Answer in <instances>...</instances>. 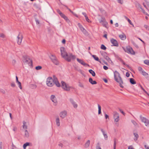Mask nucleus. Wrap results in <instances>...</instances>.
<instances>
[{
	"mask_svg": "<svg viewBox=\"0 0 149 149\" xmlns=\"http://www.w3.org/2000/svg\"><path fill=\"white\" fill-rule=\"evenodd\" d=\"M105 20V19L104 18H102L101 20H100V22L102 23Z\"/></svg>",
	"mask_w": 149,
	"mask_h": 149,
	"instance_id": "49",
	"label": "nucleus"
},
{
	"mask_svg": "<svg viewBox=\"0 0 149 149\" xmlns=\"http://www.w3.org/2000/svg\"><path fill=\"white\" fill-rule=\"evenodd\" d=\"M134 135L135 137V138L134 139V140L136 141L137 140V139L139 137V135L137 133H134Z\"/></svg>",
	"mask_w": 149,
	"mask_h": 149,
	"instance_id": "28",
	"label": "nucleus"
},
{
	"mask_svg": "<svg viewBox=\"0 0 149 149\" xmlns=\"http://www.w3.org/2000/svg\"><path fill=\"white\" fill-rule=\"evenodd\" d=\"M60 50L62 56L65 58L68 54L65 50V48L64 47H61L60 48Z\"/></svg>",
	"mask_w": 149,
	"mask_h": 149,
	"instance_id": "7",
	"label": "nucleus"
},
{
	"mask_svg": "<svg viewBox=\"0 0 149 149\" xmlns=\"http://www.w3.org/2000/svg\"><path fill=\"white\" fill-rule=\"evenodd\" d=\"M136 7L139 9H141L142 8L141 6L139 3L136 5Z\"/></svg>",
	"mask_w": 149,
	"mask_h": 149,
	"instance_id": "33",
	"label": "nucleus"
},
{
	"mask_svg": "<svg viewBox=\"0 0 149 149\" xmlns=\"http://www.w3.org/2000/svg\"><path fill=\"white\" fill-rule=\"evenodd\" d=\"M144 27L147 30H149V27L148 26H147L146 25H144Z\"/></svg>",
	"mask_w": 149,
	"mask_h": 149,
	"instance_id": "55",
	"label": "nucleus"
},
{
	"mask_svg": "<svg viewBox=\"0 0 149 149\" xmlns=\"http://www.w3.org/2000/svg\"><path fill=\"white\" fill-rule=\"evenodd\" d=\"M111 43L113 44V46L118 47V44L116 40L113 38H112L110 40Z\"/></svg>",
	"mask_w": 149,
	"mask_h": 149,
	"instance_id": "16",
	"label": "nucleus"
},
{
	"mask_svg": "<svg viewBox=\"0 0 149 149\" xmlns=\"http://www.w3.org/2000/svg\"><path fill=\"white\" fill-rule=\"evenodd\" d=\"M144 63L148 65H149V60H146L144 61Z\"/></svg>",
	"mask_w": 149,
	"mask_h": 149,
	"instance_id": "37",
	"label": "nucleus"
},
{
	"mask_svg": "<svg viewBox=\"0 0 149 149\" xmlns=\"http://www.w3.org/2000/svg\"><path fill=\"white\" fill-rule=\"evenodd\" d=\"M104 137L105 140H107V139H108V136H107V134H106V135H104Z\"/></svg>",
	"mask_w": 149,
	"mask_h": 149,
	"instance_id": "56",
	"label": "nucleus"
},
{
	"mask_svg": "<svg viewBox=\"0 0 149 149\" xmlns=\"http://www.w3.org/2000/svg\"><path fill=\"white\" fill-rule=\"evenodd\" d=\"M17 84L18 85L19 87V88L21 89H22V87L21 83L19 81V82H17Z\"/></svg>",
	"mask_w": 149,
	"mask_h": 149,
	"instance_id": "41",
	"label": "nucleus"
},
{
	"mask_svg": "<svg viewBox=\"0 0 149 149\" xmlns=\"http://www.w3.org/2000/svg\"><path fill=\"white\" fill-rule=\"evenodd\" d=\"M128 149H134L132 146H129Z\"/></svg>",
	"mask_w": 149,
	"mask_h": 149,
	"instance_id": "60",
	"label": "nucleus"
},
{
	"mask_svg": "<svg viewBox=\"0 0 149 149\" xmlns=\"http://www.w3.org/2000/svg\"><path fill=\"white\" fill-rule=\"evenodd\" d=\"M117 1L118 3L121 4H122L123 3V0H117Z\"/></svg>",
	"mask_w": 149,
	"mask_h": 149,
	"instance_id": "48",
	"label": "nucleus"
},
{
	"mask_svg": "<svg viewBox=\"0 0 149 149\" xmlns=\"http://www.w3.org/2000/svg\"><path fill=\"white\" fill-rule=\"evenodd\" d=\"M60 16L66 21H67L69 20L68 17L63 14L62 13Z\"/></svg>",
	"mask_w": 149,
	"mask_h": 149,
	"instance_id": "25",
	"label": "nucleus"
},
{
	"mask_svg": "<svg viewBox=\"0 0 149 149\" xmlns=\"http://www.w3.org/2000/svg\"><path fill=\"white\" fill-rule=\"evenodd\" d=\"M141 73L143 75V76H146V75H148V73H147L146 72H144V70L143 71H142V72H141Z\"/></svg>",
	"mask_w": 149,
	"mask_h": 149,
	"instance_id": "44",
	"label": "nucleus"
},
{
	"mask_svg": "<svg viewBox=\"0 0 149 149\" xmlns=\"http://www.w3.org/2000/svg\"><path fill=\"white\" fill-rule=\"evenodd\" d=\"M113 117L114 119V121L115 122L117 123L119 120V115L116 112H114Z\"/></svg>",
	"mask_w": 149,
	"mask_h": 149,
	"instance_id": "12",
	"label": "nucleus"
},
{
	"mask_svg": "<svg viewBox=\"0 0 149 149\" xmlns=\"http://www.w3.org/2000/svg\"><path fill=\"white\" fill-rule=\"evenodd\" d=\"M130 74L128 72H127L126 74V76L127 77H128L130 76Z\"/></svg>",
	"mask_w": 149,
	"mask_h": 149,
	"instance_id": "58",
	"label": "nucleus"
},
{
	"mask_svg": "<svg viewBox=\"0 0 149 149\" xmlns=\"http://www.w3.org/2000/svg\"><path fill=\"white\" fill-rule=\"evenodd\" d=\"M119 37L121 39L123 40H124L126 39V36L124 33H123L122 35H119Z\"/></svg>",
	"mask_w": 149,
	"mask_h": 149,
	"instance_id": "21",
	"label": "nucleus"
},
{
	"mask_svg": "<svg viewBox=\"0 0 149 149\" xmlns=\"http://www.w3.org/2000/svg\"><path fill=\"white\" fill-rule=\"evenodd\" d=\"M96 149H101L100 147V143L99 142H98L96 145Z\"/></svg>",
	"mask_w": 149,
	"mask_h": 149,
	"instance_id": "31",
	"label": "nucleus"
},
{
	"mask_svg": "<svg viewBox=\"0 0 149 149\" xmlns=\"http://www.w3.org/2000/svg\"><path fill=\"white\" fill-rule=\"evenodd\" d=\"M36 24H39L40 23L39 21L37 19H35Z\"/></svg>",
	"mask_w": 149,
	"mask_h": 149,
	"instance_id": "61",
	"label": "nucleus"
},
{
	"mask_svg": "<svg viewBox=\"0 0 149 149\" xmlns=\"http://www.w3.org/2000/svg\"><path fill=\"white\" fill-rule=\"evenodd\" d=\"M89 72L91 73L92 75L94 77L95 75V73L94 71H93V70L90 69L89 70Z\"/></svg>",
	"mask_w": 149,
	"mask_h": 149,
	"instance_id": "24",
	"label": "nucleus"
},
{
	"mask_svg": "<svg viewBox=\"0 0 149 149\" xmlns=\"http://www.w3.org/2000/svg\"><path fill=\"white\" fill-rule=\"evenodd\" d=\"M51 100L54 102V105L56 106L57 104V101L56 98L54 95H52L51 96Z\"/></svg>",
	"mask_w": 149,
	"mask_h": 149,
	"instance_id": "14",
	"label": "nucleus"
},
{
	"mask_svg": "<svg viewBox=\"0 0 149 149\" xmlns=\"http://www.w3.org/2000/svg\"><path fill=\"white\" fill-rule=\"evenodd\" d=\"M70 101L72 104L73 105L74 107L75 108H77V104L76 103L74 102L73 99L70 98Z\"/></svg>",
	"mask_w": 149,
	"mask_h": 149,
	"instance_id": "19",
	"label": "nucleus"
},
{
	"mask_svg": "<svg viewBox=\"0 0 149 149\" xmlns=\"http://www.w3.org/2000/svg\"><path fill=\"white\" fill-rule=\"evenodd\" d=\"M105 118L107 119V118H109V116L107 114H105Z\"/></svg>",
	"mask_w": 149,
	"mask_h": 149,
	"instance_id": "62",
	"label": "nucleus"
},
{
	"mask_svg": "<svg viewBox=\"0 0 149 149\" xmlns=\"http://www.w3.org/2000/svg\"><path fill=\"white\" fill-rule=\"evenodd\" d=\"M125 52L132 54L134 55L135 54V52L132 48L130 46L127 47L126 50L125 51Z\"/></svg>",
	"mask_w": 149,
	"mask_h": 149,
	"instance_id": "9",
	"label": "nucleus"
},
{
	"mask_svg": "<svg viewBox=\"0 0 149 149\" xmlns=\"http://www.w3.org/2000/svg\"><path fill=\"white\" fill-rule=\"evenodd\" d=\"M103 68L105 70H107L108 69V68L106 66L104 65L103 66Z\"/></svg>",
	"mask_w": 149,
	"mask_h": 149,
	"instance_id": "59",
	"label": "nucleus"
},
{
	"mask_svg": "<svg viewBox=\"0 0 149 149\" xmlns=\"http://www.w3.org/2000/svg\"><path fill=\"white\" fill-rule=\"evenodd\" d=\"M90 143V141L88 140L85 144V148H88L89 145Z\"/></svg>",
	"mask_w": 149,
	"mask_h": 149,
	"instance_id": "26",
	"label": "nucleus"
},
{
	"mask_svg": "<svg viewBox=\"0 0 149 149\" xmlns=\"http://www.w3.org/2000/svg\"><path fill=\"white\" fill-rule=\"evenodd\" d=\"M42 67L40 66H38L36 67V69L37 70H39L41 69Z\"/></svg>",
	"mask_w": 149,
	"mask_h": 149,
	"instance_id": "42",
	"label": "nucleus"
},
{
	"mask_svg": "<svg viewBox=\"0 0 149 149\" xmlns=\"http://www.w3.org/2000/svg\"><path fill=\"white\" fill-rule=\"evenodd\" d=\"M78 25L83 33L85 35H87L88 33L87 31L83 27L81 24L79 23H78Z\"/></svg>",
	"mask_w": 149,
	"mask_h": 149,
	"instance_id": "11",
	"label": "nucleus"
},
{
	"mask_svg": "<svg viewBox=\"0 0 149 149\" xmlns=\"http://www.w3.org/2000/svg\"><path fill=\"white\" fill-rule=\"evenodd\" d=\"M131 121H132V123L134 124V125H135V126H136L138 125L137 123L134 120H132Z\"/></svg>",
	"mask_w": 149,
	"mask_h": 149,
	"instance_id": "40",
	"label": "nucleus"
},
{
	"mask_svg": "<svg viewBox=\"0 0 149 149\" xmlns=\"http://www.w3.org/2000/svg\"><path fill=\"white\" fill-rule=\"evenodd\" d=\"M141 87L143 91L147 94H148V93L141 86Z\"/></svg>",
	"mask_w": 149,
	"mask_h": 149,
	"instance_id": "54",
	"label": "nucleus"
},
{
	"mask_svg": "<svg viewBox=\"0 0 149 149\" xmlns=\"http://www.w3.org/2000/svg\"><path fill=\"white\" fill-rule=\"evenodd\" d=\"M17 130V128L15 126H14L13 127V130L15 132Z\"/></svg>",
	"mask_w": 149,
	"mask_h": 149,
	"instance_id": "57",
	"label": "nucleus"
},
{
	"mask_svg": "<svg viewBox=\"0 0 149 149\" xmlns=\"http://www.w3.org/2000/svg\"><path fill=\"white\" fill-rule=\"evenodd\" d=\"M107 53L105 52H103L102 54V55L103 56L104 58H105L109 62L111 63H112V62L110 58L106 55Z\"/></svg>",
	"mask_w": 149,
	"mask_h": 149,
	"instance_id": "10",
	"label": "nucleus"
},
{
	"mask_svg": "<svg viewBox=\"0 0 149 149\" xmlns=\"http://www.w3.org/2000/svg\"><path fill=\"white\" fill-rule=\"evenodd\" d=\"M79 86L81 88H84V87L83 84L81 83L80 82H79Z\"/></svg>",
	"mask_w": 149,
	"mask_h": 149,
	"instance_id": "43",
	"label": "nucleus"
},
{
	"mask_svg": "<svg viewBox=\"0 0 149 149\" xmlns=\"http://www.w3.org/2000/svg\"><path fill=\"white\" fill-rule=\"evenodd\" d=\"M98 114H100L101 113V107L98 104Z\"/></svg>",
	"mask_w": 149,
	"mask_h": 149,
	"instance_id": "30",
	"label": "nucleus"
},
{
	"mask_svg": "<svg viewBox=\"0 0 149 149\" xmlns=\"http://www.w3.org/2000/svg\"><path fill=\"white\" fill-rule=\"evenodd\" d=\"M50 58L52 62L55 64L57 65L59 64V62L57 60L56 57L54 55H51L50 56Z\"/></svg>",
	"mask_w": 149,
	"mask_h": 149,
	"instance_id": "6",
	"label": "nucleus"
},
{
	"mask_svg": "<svg viewBox=\"0 0 149 149\" xmlns=\"http://www.w3.org/2000/svg\"><path fill=\"white\" fill-rule=\"evenodd\" d=\"M11 86L13 87H15V83L14 82H12L11 84Z\"/></svg>",
	"mask_w": 149,
	"mask_h": 149,
	"instance_id": "52",
	"label": "nucleus"
},
{
	"mask_svg": "<svg viewBox=\"0 0 149 149\" xmlns=\"http://www.w3.org/2000/svg\"><path fill=\"white\" fill-rule=\"evenodd\" d=\"M103 80L104 81V82L106 83H107L108 82V81L107 79H104Z\"/></svg>",
	"mask_w": 149,
	"mask_h": 149,
	"instance_id": "64",
	"label": "nucleus"
},
{
	"mask_svg": "<svg viewBox=\"0 0 149 149\" xmlns=\"http://www.w3.org/2000/svg\"><path fill=\"white\" fill-rule=\"evenodd\" d=\"M76 58V56L74 55H73L71 53L67 54L66 57L65 59L68 62H70L71 60H74Z\"/></svg>",
	"mask_w": 149,
	"mask_h": 149,
	"instance_id": "4",
	"label": "nucleus"
},
{
	"mask_svg": "<svg viewBox=\"0 0 149 149\" xmlns=\"http://www.w3.org/2000/svg\"><path fill=\"white\" fill-rule=\"evenodd\" d=\"M23 61L24 63L27 64L30 66L32 65V60L28 56H24Z\"/></svg>",
	"mask_w": 149,
	"mask_h": 149,
	"instance_id": "2",
	"label": "nucleus"
},
{
	"mask_svg": "<svg viewBox=\"0 0 149 149\" xmlns=\"http://www.w3.org/2000/svg\"><path fill=\"white\" fill-rule=\"evenodd\" d=\"M67 114L66 111H64L60 113L59 115L61 118H64L66 116Z\"/></svg>",
	"mask_w": 149,
	"mask_h": 149,
	"instance_id": "17",
	"label": "nucleus"
},
{
	"mask_svg": "<svg viewBox=\"0 0 149 149\" xmlns=\"http://www.w3.org/2000/svg\"><path fill=\"white\" fill-rule=\"evenodd\" d=\"M61 83L62 84V88L64 90L67 91H69L70 90V87L67 86L66 83L65 82L62 81Z\"/></svg>",
	"mask_w": 149,
	"mask_h": 149,
	"instance_id": "5",
	"label": "nucleus"
},
{
	"mask_svg": "<svg viewBox=\"0 0 149 149\" xmlns=\"http://www.w3.org/2000/svg\"><path fill=\"white\" fill-rule=\"evenodd\" d=\"M54 79L52 77H48L46 81V84L47 86L49 87H52L54 85Z\"/></svg>",
	"mask_w": 149,
	"mask_h": 149,
	"instance_id": "3",
	"label": "nucleus"
},
{
	"mask_svg": "<svg viewBox=\"0 0 149 149\" xmlns=\"http://www.w3.org/2000/svg\"><path fill=\"white\" fill-rule=\"evenodd\" d=\"M53 77L54 79V84H55L57 87H60V84L58 81L57 78L54 75L53 76Z\"/></svg>",
	"mask_w": 149,
	"mask_h": 149,
	"instance_id": "15",
	"label": "nucleus"
},
{
	"mask_svg": "<svg viewBox=\"0 0 149 149\" xmlns=\"http://www.w3.org/2000/svg\"><path fill=\"white\" fill-rule=\"evenodd\" d=\"M92 56L95 59V60L97 61H98L100 63H101V61L100 60L99 58L97 56L95 55H92Z\"/></svg>",
	"mask_w": 149,
	"mask_h": 149,
	"instance_id": "22",
	"label": "nucleus"
},
{
	"mask_svg": "<svg viewBox=\"0 0 149 149\" xmlns=\"http://www.w3.org/2000/svg\"><path fill=\"white\" fill-rule=\"evenodd\" d=\"M56 11L60 15H61L63 13L59 9H57L56 10Z\"/></svg>",
	"mask_w": 149,
	"mask_h": 149,
	"instance_id": "46",
	"label": "nucleus"
},
{
	"mask_svg": "<svg viewBox=\"0 0 149 149\" xmlns=\"http://www.w3.org/2000/svg\"><path fill=\"white\" fill-rule=\"evenodd\" d=\"M0 92L3 94H5L6 93V91L5 90L2 88H0Z\"/></svg>",
	"mask_w": 149,
	"mask_h": 149,
	"instance_id": "39",
	"label": "nucleus"
},
{
	"mask_svg": "<svg viewBox=\"0 0 149 149\" xmlns=\"http://www.w3.org/2000/svg\"><path fill=\"white\" fill-rule=\"evenodd\" d=\"M85 17L86 20L87 22H91L90 19L88 18V17H87V16H86V17Z\"/></svg>",
	"mask_w": 149,
	"mask_h": 149,
	"instance_id": "51",
	"label": "nucleus"
},
{
	"mask_svg": "<svg viewBox=\"0 0 149 149\" xmlns=\"http://www.w3.org/2000/svg\"><path fill=\"white\" fill-rule=\"evenodd\" d=\"M130 79V82L132 84H134L136 83V82L132 78H131Z\"/></svg>",
	"mask_w": 149,
	"mask_h": 149,
	"instance_id": "23",
	"label": "nucleus"
},
{
	"mask_svg": "<svg viewBox=\"0 0 149 149\" xmlns=\"http://www.w3.org/2000/svg\"><path fill=\"white\" fill-rule=\"evenodd\" d=\"M89 81L92 84H95L97 83L95 81H93L91 78H90L89 79Z\"/></svg>",
	"mask_w": 149,
	"mask_h": 149,
	"instance_id": "20",
	"label": "nucleus"
},
{
	"mask_svg": "<svg viewBox=\"0 0 149 149\" xmlns=\"http://www.w3.org/2000/svg\"><path fill=\"white\" fill-rule=\"evenodd\" d=\"M138 70H139V71L140 72H142V71H143V69H142V68L141 67H138Z\"/></svg>",
	"mask_w": 149,
	"mask_h": 149,
	"instance_id": "50",
	"label": "nucleus"
},
{
	"mask_svg": "<svg viewBox=\"0 0 149 149\" xmlns=\"http://www.w3.org/2000/svg\"><path fill=\"white\" fill-rule=\"evenodd\" d=\"M23 128L24 129H26L27 128V126L26 125V122L25 121H23Z\"/></svg>",
	"mask_w": 149,
	"mask_h": 149,
	"instance_id": "27",
	"label": "nucleus"
},
{
	"mask_svg": "<svg viewBox=\"0 0 149 149\" xmlns=\"http://www.w3.org/2000/svg\"><path fill=\"white\" fill-rule=\"evenodd\" d=\"M29 143H28V142H26V143H24V145H23V148L24 149H25L26 148V147L28 146H29Z\"/></svg>",
	"mask_w": 149,
	"mask_h": 149,
	"instance_id": "34",
	"label": "nucleus"
},
{
	"mask_svg": "<svg viewBox=\"0 0 149 149\" xmlns=\"http://www.w3.org/2000/svg\"><path fill=\"white\" fill-rule=\"evenodd\" d=\"M25 136L28 137L29 136V134L28 131L26 130L25 131Z\"/></svg>",
	"mask_w": 149,
	"mask_h": 149,
	"instance_id": "32",
	"label": "nucleus"
},
{
	"mask_svg": "<svg viewBox=\"0 0 149 149\" xmlns=\"http://www.w3.org/2000/svg\"><path fill=\"white\" fill-rule=\"evenodd\" d=\"M17 44L19 45H20L22 43V40L23 38V36L22 35H20V33L17 36Z\"/></svg>",
	"mask_w": 149,
	"mask_h": 149,
	"instance_id": "13",
	"label": "nucleus"
},
{
	"mask_svg": "<svg viewBox=\"0 0 149 149\" xmlns=\"http://www.w3.org/2000/svg\"><path fill=\"white\" fill-rule=\"evenodd\" d=\"M0 37L3 38H4L5 37V36L3 33H0Z\"/></svg>",
	"mask_w": 149,
	"mask_h": 149,
	"instance_id": "47",
	"label": "nucleus"
},
{
	"mask_svg": "<svg viewBox=\"0 0 149 149\" xmlns=\"http://www.w3.org/2000/svg\"><path fill=\"white\" fill-rule=\"evenodd\" d=\"M101 48L103 50H105L107 48L104 45L102 44L101 45Z\"/></svg>",
	"mask_w": 149,
	"mask_h": 149,
	"instance_id": "36",
	"label": "nucleus"
},
{
	"mask_svg": "<svg viewBox=\"0 0 149 149\" xmlns=\"http://www.w3.org/2000/svg\"><path fill=\"white\" fill-rule=\"evenodd\" d=\"M114 73L115 80L119 84L120 87L123 88V86L122 85L123 84V82L119 73L116 71L114 72Z\"/></svg>",
	"mask_w": 149,
	"mask_h": 149,
	"instance_id": "1",
	"label": "nucleus"
},
{
	"mask_svg": "<svg viewBox=\"0 0 149 149\" xmlns=\"http://www.w3.org/2000/svg\"><path fill=\"white\" fill-rule=\"evenodd\" d=\"M126 18L127 19L128 22L130 24L132 25L133 24L131 21L129 19L127 18V17H126Z\"/></svg>",
	"mask_w": 149,
	"mask_h": 149,
	"instance_id": "45",
	"label": "nucleus"
},
{
	"mask_svg": "<svg viewBox=\"0 0 149 149\" xmlns=\"http://www.w3.org/2000/svg\"><path fill=\"white\" fill-rule=\"evenodd\" d=\"M56 125L58 126H60V120L59 119V118H57L56 119Z\"/></svg>",
	"mask_w": 149,
	"mask_h": 149,
	"instance_id": "29",
	"label": "nucleus"
},
{
	"mask_svg": "<svg viewBox=\"0 0 149 149\" xmlns=\"http://www.w3.org/2000/svg\"><path fill=\"white\" fill-rule=\"evenodd\" d=\"M77 61L81 65L84 66H86L87 65H88L83 60L80 59L79 58H77Z\"/></svg>",
	"mask_w": 149,
	"mask_h": 149,
	"instance_id": "18",
	"label": "nucleus"
},
{
	"mask_svg": "<svg viewBox=\"0 0 149 149\" xmlns=\"http://www.w3.org/2000/svg\"><path fill=\"white\" fill-rule=\"evenodd\" d=\"M144 147L146 149H149V147L147 146L146 145H144Z\"/></svg>",
	"mask_w": 149,
	"mask_h": 149,
	"instance_id": "63",
	"label": "nucleus"
},
{
	"mask_svg": "<svg viewBox=\"0 0 149 149\" xmlns=\"http://www.w3.org/2000/svg\"><path fill=\"white\" fill-rule=\"evenodd\" d=\"M116 139H114L113 149H116Z\"/></svg>",
	"mask_w": 149,
	"mask_h": 149,
	"instance_id": "38",
	"label": "nucleus"
},
{
	"mask_svg": "<svg viewBox=\"0 0 149 149\" xmlns=\"http://www.w3.org/2000/svg\"><path fill=\"white\" fill-rule=\"evenodd\" d=\"M100 130H101V131L102 132L104 136V135H106L107 134H106L105 133L104 131V130H103L102 129H101Z\"/></svg>",
	"mask_w": 149,
	"mask_h": 149,
	"instance_id": "53",
	"label": "nucleus"
},
{
	"mask_svg": "<svg viewBox=\"0 0 149 149\" xmlns=\"http://www.w3.org/2000/svg\"><path fill=\"white\" fill-rule=\"evenodd\" d=\"M107 24H108L107 22L106 21V20H105V21H104L102 23V24L104 26L106 27V26H107Z\"/></svg>",
	"mask_w": 149,
	"mask_h": 149,
	"instance_id": "35",
	"label": "nucleus"
},
{
	"mask_svg": "<svg viewBox=\"0 0 149 149\" xmlns=\"http://www.w3.org/2000/svg\"><path fill=\"white\" fill-rule=\"evenodd\" d=\"M140 118L142 122L145 123V125L148 126L149 124V120L145 118L142 117L141 115L140 116Z\"/></svg>",
	"mask_w": 149,
	"mask_h": 149,
	"instance_id": "8",
	"label": "nucleus"
}]
</instances>
